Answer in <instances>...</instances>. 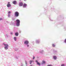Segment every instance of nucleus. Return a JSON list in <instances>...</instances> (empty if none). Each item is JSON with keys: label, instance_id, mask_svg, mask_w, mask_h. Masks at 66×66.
<instances>
[{"label": "nucleus", "instance_id": "39448f33", "mask_svg": "<svg viewBox=\"0 0 66 66\" xmlns=\"http://www.w3.org/2000/svg\"><path fill=\"white\" fill-rule=\"evenodd\" d=\"M23 5V3H20L19 4V6H22Z\"/></svg>", "mask_w": 66, "mask_h": 66}, {"label": "nucleus", "instance_id": "c85d7f7f", "mask_svg": "<svg viewBox=\"0 0 66 66\" xmlns=\"http://www.w3.org/2000/svg\"><path fill=\"white\" fill-rule=\"evenodd\" d=\"M30 66H32V65H30Z\"/></svg>", "mask_w": 66, "mask_h": 66}, {"label": "nucleus", "instance_id": "2eb2a0df", "mask_svg": "<svg viewBox=\"0 0 66 66\" xmlns=\"http://www.w3.org/2000/svg\"><path fill=\"white\" fill-rule=\"evenodd\" d=\"M52 46H53V47H54L55 46V45L54 44H52Z\"/></svg>", "mask_w": 66, "mask_h": 66}, {"label": "nucleus", "instance_id": "a211bd4d", "mask_svg": "<svg viewBox=\"0 0 66 66\" xmlns=\"http://www.w3.org/2000/svg\"><path fill=\"white\" fill-rule=\"evenodd\" d=\"M33 60H34L35 59V56H34L33 58Z\"/></svg>", "mask_w": 66, "mask_h": 66}, {"label": "nucleus", "instance_id": "9b49d317", "mask_svg": "<svg viewBox=\"0 0 66 66\" xmlns=\"http://www.w3.org/2000/svg\"><path fill=\"white\" fill-rule=\"evenodd\" d=\"M45 63H46V62L45 61H42V64H45Z\"/></svg>", "mask_w": 66, "mask_h": 66}, {"label": "nucleus", "instance_id": "412c9836", "mask_svg": "<svg viewBox=\"0 0 66 66\" xmlns=\"http://www.w3.org/2000/svg\"><path fill=\"white\" fill-rule=\"evenodd\" d=\"M64 43H66V38L65 39V40L64 41Z\"/></svg>", "mask_w": 66, "mask_h": 66}, {"label": "nucleus", "instance_id": "1a4fd4ad", "mask_svg": "<svg viewBox=\"0 0 66 66\" xmlns=\"http://www.w3.org/2000/svg\"><path fill=\"white\" fill-rule=\"evenodd\" d=\"M27 4H24V5H23V7H26V6H27Z\"/></svg>", "mask_w": 66, "mask_h": 66}, {"label": "nucleus", "instance_id": "9d476101", "mask_svg": "<svg viewBox=\"0 0 66 66\" xmlns=\"http://www.w3.org/2000/svg\"><path fill=\"white\" fill-rule=\"evenodd\" d=\"M15 35H16V36H17L18 35V33L16 32L15 33Z\"/></svg>", "mask_w": 66, "mask_h": 66}, {"label": "nucleus", "instance_id": "dca6fc26", "mask_svg": "<svg viewBox=\"0 0 66 66\" xmlns=\"http://www.w3.org/2000/svg\"><path fill=\"white\" fill-rule=\"evenodd\" d=\"M32 61H30V64H31V63H32Z\"/></svg>", "mask_w": 66, "mask_h": 66}, {"label": "nucleus", "instance_id": "aec40b11", "mask_svg": "<svg viewBox=\"0 0 66 66\" xmlns=\"http://www.w3.org/2000/svg\"><path fill=\"white\" fill-rule=\"evenodd\" d=\"M11 13V11H9V12H8V14H10Z\"/></svg>", "mask_w": 66, "mask_h": 66}, {"label": "nucleus", "instance_id": "6e6552de", "mask_svg": "<svg viewBox=\"0 0 66 66\" xmlns=\"http://www.w3.org/2000/svg\"><path fill=\"white\" fill-rule=\"evenodd\" d=\"M53 58L54 60H56V59L57 58V57H56V56H53Z\"/></svg>", "mask_w": 66, "mask_h": 66}, {"label": "nucleus", "instance_id": "4468645a", "mask_svg": "<svg viewBox=\"0 0 66 66\" xmlns=\"http://www.w3.org/2000/svg\"><path fill=\"white\" fill-rule=\"evenodd\" d=\"M5 49H6V50H7V49H8V48H7V47H5Z\"/></svg>", "mask_w": 66, "mask_h": 66}, {"label": "nucleus", "instance_id": "5701e85b", "mask_svg": "<svg viewBox=\"0 0 66 66\" xmlns=\"http://www.w3.org/2000/svg\"><path fill=\"white\" fill-rule=\"evenodd\" d=\"M2 20V18L0 19V20Z\"/></svg>", "mask_w": 66, "mask_h": 66}, {"label": "nucleus", "instance_id": "6ab92c4d", "mask_svg": "<svg viewBox=\"0 0 66 66\" xmlns=\"http://www.w3.org/2000/svg\"><path fill=\"white\" fill-rule=\"evenodd\" d=\"M65 66V65H64V64H63L61 65V66Z\"/></svg>", "mask_w": 66, "mask_h": 66}, {"label": "nucleus", "instance_id": "7ed1b4c3", "mask_svg": "<svg viewBox=\"0 0 66 66\" xmlns=\"http://www.w3.org/2000/svg\"><path fill=\"white\" fill-rule=\"evenodd\" d=\"M7 6L8 7H10L11 6V5L10 4V2H8V4H7Z\"/></svg>", "mask_w": 66, "mask_h": 66}, {"label": "nucleus", "instance_id": "4be33fe9", "mask_svg": "<svg viewBox=\"0 0 66 66\" xmlns=\"http://www.w3.org/2000/svg\"><path fill=\"white\" fill-rule=\"evenodd\" d=\"M36 62L37 63H38V61L37 60L36 61Z\"/></svg>", "mask_w": 66, "mask_h": 66}, {"label": "nucleus", "instance_id": "a878e982", "mask_svg": "<svg viewBox=\"0 0 66 66\" xmlns=\"http://www.w3.org/2000/svg\"><path fill=\"white\" fill-rule=\"evenodd\" d=\"M8 16H10V15H8Z\"/></svg>", "mask_w": 66, "mask_h": 66}, {"label": "nucleus", "instance_id": "cd10ccee", "mask_svg": "<svg viewBox=\"0 0 66 66\" xmlns=\"http://www.w3.org/2000/svg\"><path fill=\"white\" fill-rule=\"evenodd\" d=\"M11 34H12V33H11Z\"/></svg>", "mask_w": 66, "mask_h": 66}, {"label": "nucleus", "instance_id": "393cba45", "mask_svg": "<svg viewBox=\"0 0 66 66\" xmlns=\"http://www.w3.org/2000/svg\"><path fill=\"white\" fill-rule=\"evenodd\" d=\"M29 45H27V47H29Z\"/></svg>", "mask_w": 66, "mask_h": 66}, {"label": "nucleus", "instance_id": "bb28decb", "mask_svg": "<svg viewBox=\"0 0 66 66\" xmlns=\"http://www.w3.org/2000/svg\"><path fill=\"white\" fill-rule=\"evenodd\" d=\"M27 0H24V1H26Z\"/></svg>", "mask_w": 66, "mask_h": 66}, {"label": "nucleus", "instance_id": "f8f14e48", "mask_svg": "<svg viewBox=\"0 0 66 66\" xmlns=\"http://www.w3.org/2000/svg\"><path fill=\"white\" fill-rule=\"evenodd\" d=\"M37 64L38 65H39V66H40V64L38 62H37Z\"/></svg>", "mask_w": 66, "mask_h": 66}, {"label": "nucleus", "instance_id": "f03ea898", "mask_svg": "<svg viewBox=\"0 0 66 66\" xmlns=\"http://www.w3.org/2000/svg\"><path fill=\"white\" fill-rule=\"evenodd\" d=\"M15 17H18L19 16V13L18 12H16L15 13Z\"/></svg>", "mask_w": 66, "mask_h": 66}, {"label": "nucleus", "instance_id": "b1692460", "mask_svg": "<svg viewBox=\"0 0 66 66\" xmlns=\"http://www.w3.org/2000/svg\"><path fill=\"white\" fill-rule=\"evenodd\" d=\"M47 66H52V65H48Z\"/></svg>", "mask_w": 66, "mask_h": 66}, {"label": "nucleus", "instance_id": "423d86ee", "mask_svg": "<svg viewBox=\"0 0 66 66\" xmlns=\"http://www.w3.org/2000/svg\"><path fill=\"white\" fill-rule=\"evenodd\" d=\"M16 2H16V1H14L13 2V3L14 4H16Z\"/></svg>", "mask_w": 66, "mask_h": 66}, {"label": "nucleus", "instance_id": "20e7f679", "mask_svg": "<svg viewBox=\"0 0 66 66\" xmlns=\"http://www.w3.org/2000/svg\"><path fill=\"white\" fill-rule=\"evenodd\" d=\"M24 43L26 45H28L29 44V41L28 40H26L24 42Z\"/></svg>", "mask_w": 66, "mask_h": 66}, {"label": "nucleus", "instance_id": "0eeeda50", "mask_svg": "<svg viewBox=\"0 0 66 66\" xmlns=\"http://www.w3.org/2000/svg\"><path fill=\"white\" fill-rule=\"evenodd\" d=\"M4 46H5V47H8V45L5 44H3Z\"/></svg>", "mask_w": 66, "mask_h": 66}, {"label": "nucleus", "instance_id": "ddd939ff", "mask_svg": "<svg viewBox=\"0 0 66 66\" xmlns=\"http://www.w3.org/2000/svg\"><path fill=\"white\" fill-rule=\"evenodd\" d=\"M14 39L15 40V41H16V37H14Z\"/></svg>", "mask_w": 66, "mask_h": 66}, {"label": "nucleus", "instance_id": "f3484780", "mask_svg": "<svg viewBox=\"0 0 66 66\" xmlns=\"http://www.w3.org/2000/svg\"><path fill=\"white\" fill-rule=\"evenodd\" d=\"M25 63L26 64H27V61H25Z\"/></svg>", "mask_w": 66, "mask_h": 66}, {"label": "nucleus", "instance_id": "f257e3e1", "mask_svg": "<svg viewBox=\"0 0 66 66\" xmlns=\"http://www.w3.org/2000/svg\"><path fill=\"white\" fill-rule=\"evenodd\" d=\"M16 26H19V25L20 24V20H19V19H17L16 20Z\"/></svg>", "mask_w": 66, "mask_h": 66}]
</instances>
